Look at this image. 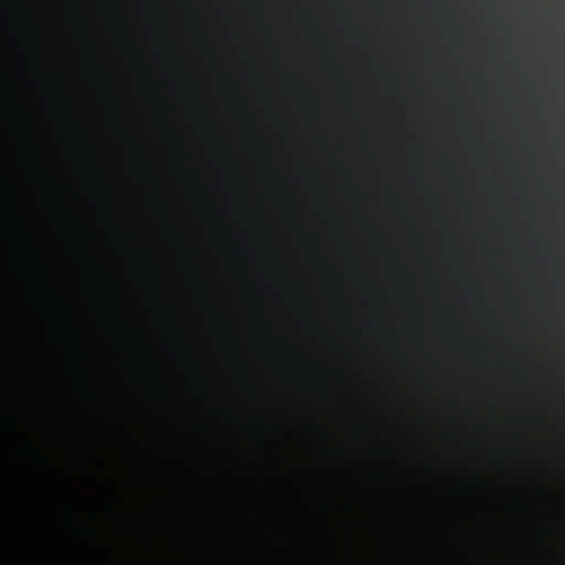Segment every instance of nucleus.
Returning <instances> with one entry per match:
<instances>
[{
    "mask_svg": "<svg viewBox=\"0 0 565 565\" xmlns=\"http://www.w3.org/2000/svg\"><path fill=\"white\" fill-rule=\"evenodd\" d=\"M2 565H7V515H2Z\"/></svg>",
    "mask_w": 565,
    "mask_h": 565,
    "instance_id": "1",
    "label": "nucleus"
},
{
    "mask_svg": "<svg viewBox=\"0 0 565 565\" xmlns=\"http://www.w3.org/2000/svg\"><path fill=\"white\" fill-rule=\"evenodd\" d=\"M26 441V448H28V451H29V465L31 467H33L34 462H35V459L39 458V454L34 447V445L28 440Z\"/></svg>",
    "mask_w": 565,
    "mask_h": 565,
    "instance_id": "2",
    "label": "nucleus"
}]
</instances>
